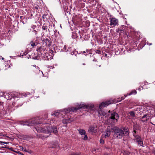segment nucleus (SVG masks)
Listing matches in <instances>:
<instances>
[{
  "label": "nucleus",
  "instance_id": "4be33fe9",
  "mask_svg": "<svg viewBox=\"0 0 155 155\" xmlns=\"http://www.w3.org/2000/svg\"><path fill=\"white\" fill-rule=\"evenodd\" d=\"M137 92L136 90H134V91H132L130 93V94H129V95H131L132 94H137Z\"/></svg>",
  "mask_w": 155,
  "mask_h": 155
},
{
  "label": "nucleus",
  "instance_id": "6e6552de",
  "mask_svg": "<svg viewBox=\"0 0 155 155\" xmlns=\"http://www.w3.org/2000/svg\"><path fill=\"white\" fill-rule=\"evenodd\" d=\"M124 97H122L120 98H120H118L117 100L114 99L112 100L113 103H116L117 102H118L120 101L121 100H124L125 97H126L127 95H124Z\"/></svg>",
  "mask_w": 155,
  "mask_h": 155
},
{
  "label": "nucleus",
  "instance_id": "c03bdc74",
  "mask_svg": "<svg viewBox=\"0 0 155 155\" xmlns=\"http://www.w3.org/2000/svg\"><path fill=\"white\" fill-rule=\"evenodd\" d=\"M28 56H29V57H30V55H28Z\"/></svg>",
  "mask_w": 155,
  "mask_h": 155
},
{
  "label": "nucleus",
  "instance_id": "37998d69",
  "mask_svg": "<svg viewBox=\"0 0 155 155\" xmlns=\"http://www.w3.org/2000/svg\"><path fill=\"white\" fill-rule=\"evenodd\" d=\"M152 45V44L151 43H150V44H149V45Z\"/></svg>",
  "mask_w": 155,
  "mask_h": 155
},
{
  "label": "nucleus",
  "instance_id": "79ce46f5",
  "mask_svg": "<svg viewBox=\"0 0 155 155\" xmlns=\"http://www.w3.org/2000/svg\"><path fill=\"white\" fill-rule=\"evenodd\" d=\"M94 107L93 106H91V108H93Z\"/></svg>",
  "mask_w": 155,
  "mask_h": 155
},
{
  "label": "nucleus",
  "instance_id": "ddd939ff",
  "mask_svg": "<svg viewBox=\"0 0 155 155\" xmlns=\"http://www.w3.org/2000/svg\"><path fill=\"white\" fill-rule=\"evenodd\" d=\"M30 43L31 46L33 47L35 46H37L38 45V43L37 42H34L33 41H31Z\"/></svg>",
  "mask_w": 155,
  "mask_h": 155
},
{
  "label": "nucleus",
  "instance_id": "0eeeda50",
  "mask_svg": "<svg viewBox=\"0 0 155 155\" xmlns=\"http://www.w3.org/2000/svg\"><path fill=\"white\" fill-rule=\"evenodd\" d=\"M112 103H113L111 100L105 102H102L100 104L99 108L100 109H102L103 107H106Z\"/></svg>",
  "mask_w": 155,
  "mask_h": 155
},
{
  "label": "nucleus",
  "instance_id": "f257e3e1",
  "mask_svg": "<svg viewBox=\"0 0 155 155\" xmlns=\"http://www.w3.org/2000/svg\"><path fill=\"white\" fill-rule=\"evenodd\" d=\"M38 118H34L28 120L21 121V124L23 125H26L28 126H35L36 130L39 133L42 132L49 135H45L42 134H37V136L38 138H41L43 139L48 137L51 132L55 134L58 133V130L55 127H52L50 125L44 126L41 125V123L38 121Z\"/></svg>",
  "mask_w": 155,
  "mask_h": 155
},
{
  "label": "nucleus",
  "instance_id": "20e7f679",
  "mask_svg": "<svg viewBox=\"0 0 155 155\" xmlns=\"http://www.w3.org/2000/svg\"><path fill=\"white\" fill-rule=\"evenodd\" d=\"M87 107L86 105H84L81 106H79L78 107L65 109L64 110V112H65L66 113H71V112L72 111L76 112L77 110L82 108H86Z\"/></svg>",
  "mask_w": 155,
  "mask_h": 155
},
{
  "label": "nucleus",
  "instance_id": "7c9ffc66",
  "mask_svg": "<svg viewBox=\"0 0 155 155\" xmlns=\"http://www.w3.org/2000/svg\"><path fill=\"white\" fill-rule=\"evenodd\" d=\"M17 153H18V154H21V153L19 151H18L17 152Z\"/></svg>",
  "mask_w": 155,
  "mask_h": 155
},
{
  "label": "nucleus",
  "instance_id": "6ab92c4d",
  "mask_svg": "<svg viewBox=\"0 0 155 155\" xmlns=\"http://www.w3.org/2000/svg\"><path fill=\"white\" fill-rule=\"evenodd\" d=\"M130 116L132 117H134L135 116V113L134 111H131L129 113Z\"/></svg>",
  "mask_w": 155,
  "mask_h": 155
},
{
  "label": "nucleus",
  "instance_id": "bb28decb",
  "mask_svg": "<svg viewBox=\"0 0 155 155\" xmlns=\"http://www.w3.org/2000/svg\"><path fill=\"white\" fill-rule=\"evenodd\" d=\"M122 31V30L121 29H120V28H118V29H117V32H119V31Z\"/></svg>",
  "mask_w": 155,
  "mask_h": 155
},
{
  "label": "nucleus",
  "instance_id": "f3484780",
  "mask_svg": "<svg viewBox=\"0 0 155 155\" xmlns=\"http://www.w3.org/2000/svg\"><path fill=\"white\" fill-rule=\"evenodd\" d=\"M45 42L47 45H50V42L48 38H46L45 40Z\"/></svg>",
  "mask_w": 155,
  "mask_h": 155
},
{
  "label": "nucleus",
  "instance_id": "c85d7f7f",
  "mask_svg": "<svg viewBox=\"0 0 155 155\" xmlns=\"http://www.w3.org/2000/svg\"><path fill=\"white\" fill-rule=\"evenodd\" d=\"M9 143V142H3V143H4L6 144H8Z\"/></svg>",
  "mask_w": 155,
  "mask_h": 155
},
{
  "label": "nucleus",
  "instance_id": "7ed1b4c3",
  "mask_svg": "<svg viewBox=\"0 0 155 155\" xmlns=\"http://www.w3.org/2000/svg\"><path fill=\"white\" fill-rule=\"evenodd\" d=\"M119 118L118 114L115 112H113L111 113V116L108 120V122H109L110 124L114 125L116 122L117 121Z\"/></svg>",
  "mask_w": 155,
  "mask_h": 155
},
{
  "label": "nucleus",
  "instance_id": "9d476101",
  "mask_svg": "<svg viewBox=\"0 0 155 155\" xmlns=\"http://www.w3.org/2000/svg\"><path fill=\"white\" fill-rule=\"evenodd\" d=\"M139 128V126L137 124H135L134 125L133 127V136H135V134H136V130L138 129Z\"/></svg>",
  "mask_w": 155,
  "mask_h": 155
},
{
  "label": "nucleus",
  "instance_id": "b1692460",
  "mask_svg": "<svg viewBox=\"0 0 155 155\" xmlns=\"http://www.w3.org/2000/svg\"><path fill=\"white\" fill-rule=\"evenodd\" d=\"M42 29L43 30H46V31L47 28H46V26L45 24H44L43 25V26L42 27Z\"/></svg>",
  "mask_w": 155,
  "mask_h": 155
},
{
  "label": "nucleus",
  "instance_id": "dca6fc26",
  "mask_svg": "<svg viewBox=\"0 0 155 155\" xmlns=\"http://www.w3.org/2000/svg\"><path fill=\"white\" fill-rule=\"evenodd\" d=\"M136 134H135V136H134L135 137V139L137 141L138 140H140L141 139L139 135H136Z\"/></svg>",
  "mask_w": 155,
  "mask_h": 155
},
{
  "label": "nucleus",
  "instance_id": "aec40b11",
  "mask_svg": "<svg viewBox=\"0 0 155 155\" xmlns=\"http://www.w3.org/2000/svg\"><path fill=\"white\" fill-rule=\"evenodd\" d=\"M59 114V113L58 112H52L51 113V115L52 116L55 115V116H58Z\"/></svg>",
  "mask_w": 155,
  "mask_h": 155
},
{
  "label": "nucleus",
  "instance_id": "e433bc0d",
  "mask_svg": "<svg viewBox=\"0 0 155 155\" xmlns=\"http://www.w3.org/2000/svg\"><path fill=\"white\" fill-rule=\"evenodd\" d=\"M1 59L2 60H3L4 59V58L2 57Z\"/></svg>",
  "mask_w": 155,
  "mask_h": 155
},
{
  "label": "nucleus",
  "instance_id": "4468645a",
  "mask_svg": "<svg viewBox=\"0 0 155 155\" xmlns=\"http://www.w3.org/2000/svg\"><path fill=\"white\" fill-rule=\"evenodd\" d=\"M63 123L64 124H66L67 123H70L69 120L66 119H64L62 120Z\"/></svg>",
  "mask_w": 155,
  "mask_h": 155
},
{
  "label": "nucleus",
  "instance_id": "a878e982",
  "mask_svg": "<svg viewBox=\"0 0 155 155\" xmlns=\"http://www.w3.org/2000/svg\"><path fill=\"white\" fill-rule=\"evenodd\" d=\"M33 32L35 34V35L37 34V31L35 30H33Z\"/></svg>",
  "mask_w": 155,
  "mask_h": 155
},
{
  "label": "nucleus",
  "instance_id": "412c9836",
  "mask_svg": "<svg viewBox=\"0 0 155 155\" xmlns=\"http://www.w3.org/2000/svg\"><path fill=\"white\" fill-rule=\"evenodd\" d=\"M99 113L101 115L103 116L105 115L106 114V113L105 112L103 111H101V112H99Z\"/></svg>",
  "mask_w": 155,
  "mask_h": 155
},
{
  "label": "nucleus",
  "instance_id": "2f4dec72",
  "mask_svg": "<svg viewBox=\"0 0 155 155\" xmlns=\"http://www.w3.org/2000/svg\"><path fill=\"white\" fill-rule=\"evenodd\" d=\"M106 148L107 149H110V148L109 147H106Z\"/></svg>",
  "mask_w": 155,
  "mask_h": 155
},
{
  "label": "nucleus",
  "instance_id": "a19ab883",
  "mask_svg": "<svg viewBox=\"0 0 155 155\" xmlns=\"http://www.w3.org/2000/svg\"><path fill=\"white\" fill-rule=\"evenodd\" d=\"M1 58H2V56H0V60L1 59Z\"/></svg>",
  "mask_w": 155,
  "mask_h": 155
},
{
  "label": "nucleus",
  "instance_id": "cd10ccee",
  "mask_svg": "<svg viewBox=\"0 0 155 155\" xmlns=\"http://www.w3.org/2000/svg\"><path fill=\"white\" fill-rule=\"evenodd\" d=\"M72 154V155H81L79 153H73Z\"/></svg>",
  "mask_w": 155,
  "mask_h": 155
},
{
  "label": "nucleus",
  "instance_id": "58836bf2",
  "mask_svg": "<svg viewBox=\"0 0 155 155\" xmlns=\"http://www.w3.org/2000/svg\"><path fill=\"white\" fill-rule=\"evenodd\" d=\"M82 64H83V65H85V63H84Z\"/></svg>",
  "mask_w": 155,
  "mask_h": 155
},
{
  "label": "nucleus",
  "instance_id": "c9c22d12",
  "mask_svg": "<svg viewBox=\"0 0 155 155\" xmlns=\"http://www.w3.org/2000/svg\"><path fill=\"white\" fill-rule=\"evenodd\" d=\"M21 147V149H22L23 150V149H24L23 147Z\"/></svg>",
  "mask_w": 155,
  "mask_h": 155
},
{
  "label": "nucleus",
  "instance_id": "393cba45",
  "mask_svg": "<svg viewBox=\"0 0 155 155\" xmlns=\"http://www.w3.org/2000/svg\"><path fill=\"white\" fill-rule=\"evenodd\" d=\"M46 15H45V14L43 15L42 16V18L43 19H45V18L46 19H47L46 17Z\"/></svg>",
  "mask_w": 155,
  "mask_h": 155
},
{
  "label": "nucleus",
  "instance_id": "5701e85b",
  "mask_svg": "<svg viewBox=\"0 0 155 155\" xmlns=\"http://www.w3.org/2000/svg\"><path fill=\"white\" fill-rule=\"evenodd\" d=\"M100 143L102 144H104V140L102 139H100Z\"/></svg>",
  "mask_w": 155,
  "mask_h": 155
},
{
  "label": "nucleus",
  "instance_id": "f704fd0d",
  "mask_svg": "<svg viewBox=\"0 0 155 155\" xmlns=\"http://www.w3.org/2000/svg\"><path fill=\"white\" fill-rule=\"evenodd\" d=\"M3 141H0V143H3Z\"/></svg>",
  "mask_w": 155,
  "mask_h": 155
},
{
  "label": "nucleus",
  "instance_id": "1a4fd4ad",
  "mask_svg": "<svg viewBox=\"0 0 155 155\" xmlns=\"http://www.w3.org/2000/svg\"><path fill=\"white\" fill-rule=\"evenodd\" d=\"M110 130L107 131L104 134L102 135V137L103 138H105L107 137H109L110 135Z\"/></svg>",
  "mask_w": 155,
  "mask_h": 155
},
{
  "label": "nucleus",
  "instance_id": "72a5a7b5",
  "mask_svg": "<svg viewBox=\"0 0 155 155\" xmlns=\"http://www.w3.org/2000/svg\"><path fill=\"white\" fill-rule=\"evenodd\" d=\"M2 133H0V136H2Z\"/></svg>",
  "mask_w": 155,
  "mask_h": 155
},
{
  "label": "nucleus",
  "instance_id": "423d86ee",
  "mask_svg": "<svg viewBox=\"0 0 155 155\" xmlns=\"http://www.w3.org/2000/svg\"><path fill=\"white\" fill-rule=\"evenodd\" d=\"M110 20V25L115 26L118 25V19L115 18H109Z\"/></svg>",
  "mask_w": 155,
  "mask_h": 155
},
{
  "label": "nucleus",
  "instance_id": "f8f14e48",
  "mask_svg": "<svg viewBox=\"0 0 155 155\" xmlns=\"http://www.w3.org/2000/svg\"><path fill=\"white\" fill-rule=\"evenodd\" d=\"M149 117L146 114L143 116L141 118V121L143 122H144L149 119Z\"/></svg>",
  "mask_w": 155,
  "mask_h": 155
},
{
  "label": "nucleus",
  "instance_id": "2eb2a0df",
  "mask_svg": "<svg viewBox=\"0 0 155 155\" xmlns=\"http://www.w3.org/2000/svg\"><path fill=\"white\" fill-rule=\"evenodd\" d=\"M42 48V47L41 46L37 47L36 50L38 52V54L39 53H41Z\"/></svg>",
  "mask_w": 155,
  "mask_h": 155
},
{
  "label": "nucleus",
  "instance_id": "473e14b6",
  "mask_svg": "<svg viewBox=\"0 0 155 155\" xmlns=\"http://www.w3.org/2000/svg\"><path fill=\"white\" fill-rule=\"evenodd\" d=\"M153 153H154V155H155V149L153 151Z\"/></svg>",
  "mask_w": 155,
  "mask_h": 155
},
{
  "label": "nucleus",
  "instance_id": "a18cd8bd",
  "mask_svg": "<svg viewBox=\"0 0 155 155\" xmlns=\"http://www.w3.org/2000/svg\"><path fill=\"white\" fill-rule=\"evenodd\" d=\"M72 155V154H71V155Z\"/></svg>",
  "mask_w": 155,
  "mask_h": 155
},
{
  "label": "nucleus",
  "instance_id": "a211bd4d",
  "mask_svg": "<svg viewBox=\"0 0 155 155\" xmlns=\"http://www.w3.org/2000/svg\"><path fill=\"white\" fill-rule=\"evenodd\" d=\"M137 141L139 145L141 146H143V143L142 141L141 140V139L138 140H137Z\"/></svg>",
  "mask_w": 155,
  "mask_h": 155
},
{
  "label": "nucleus",
  "instance_id": "4c0bfd02",
  "mask_svg": "<svg viewBox=\"0 0 155 155\" xmlns=\"http://www.w3.org/2000/svg\"><path fill=\"white\" fill-rule=\"evenodd\" d=\"M4 148H7L8 147H7L6 146H5V147H4Z\"/></svg>",
  "mask_w": 155,
  "mask_h": 155
},
{
  "label": "nucleus",
  "instance_id": "f03ea898",
  "mask_svg": "<svg viewBox=\"0 0 155 155\" xmlns=\"http://www.w3.org/2000/svg\"><path fill=\"white\" fill-rule=\"evenodd\" d=\"M114 137L118 139L121 138L124 136H127L129 134L128 131L125 130L124 128L122 129L119 128H116L114 130Z\"/></svg>",
  "mask_w": 155,
  "mask_h": 155
},
{
  "label": "nucleus",
  "instance_id": "39448f33",
  "mask_svg": "<svg viewBox=\"0 0 155 155\" xmlns=\"http://www.w3.org/2000/svg\"><path fill=\"white\" fill-rule=\"evenodd\" d=\"M78 130L80 134L82 135V137H84L83 138L84 140H87L88 137L85 131L84 130L81 129H79Z\"/></svg>",
  "mask_w": 155,
  "mask_h": 155
},
{
  "label": "nucleus",
  "instance_id": "c756f323",
  "mask_svg": "<svg viewBox=\"0 0 155 155\" xmlns=\"http://www.w3.org/2000/svg\"><path fill=\"white\" fill-rule=\"evenodd\" d=\"M104 155H110V154L109 153H105L104 154Z\"/></svg>",
  "mask_w": 155,
  "mask_h": 155
},
{
  "label": "nucleus",
  "instance_id": "ea45409f",
  "mask_svg": "<svg viewBox=\"0 0 155 155\" xmlns=\"http://www.w3.org/2000/svg\"><path fill=\"white\" fill-rule=\"evenodd\" d=\"M83 53H84H84H86V52H85V51H84L83 52Z\"/></svg>",
  "mask_w": 155,
  "mask_h": 155
},
{
  "label": "nucleus",
  "instance_id": "9b49d317",
  "mask_svg": "<svg viewBox=\"0 0 155 155\" xmlns=\"http://www.w3.org/2000/svg\"><path fill=\"white\" fill-rule=\"evenodd\" d=\"M96 130L97 129L94 127H91L89 128L88 131L89 132L94 133L96 132Z\"/></svg>",
  "mask_w": 155,
  "mask_h": 155
}]
</instances>
